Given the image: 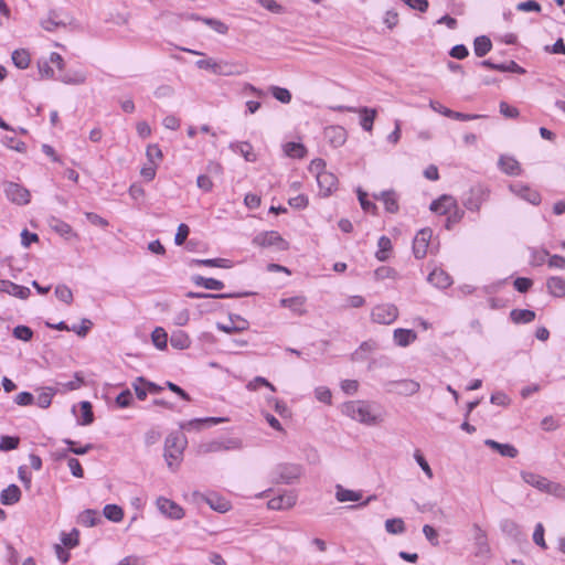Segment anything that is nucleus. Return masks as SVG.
I'll use <instances>...</instances> for the list:
<instances>
[{
	"label": "nucleus",
	"mask_w": 565,
	"mask_h": 565,
	"mask_svg": "<svg viewBox=\"0 0 565 565\" xmlns=\"http://www.w3.org/2000/svg\"><path fill=\"white\" fill-rule=\"evenodd\" d=\"M342 413L361 424L373 426L380 417L373 413L372 405L365 401H350L342 405Z\"/></svg>",
	"instance_id": "obj_1"
},
{
	"label": "nucleus",
	"mask_w": 565,
	"mask_h": 565,
	"mask_svg": "<svg viewBox=\"0 0 565 565\" xmlns=\"http://www.w3.org/2000/svg\"><path fill=\"white\" fill-rule=\"evenodd\" d=\"M185 444V439L175 434H170L166 438L163 457L171 471L178 469L183 457Z\"/></svg>",
	"instance_id": "obj_2"
},
{
	"label": "nucleus",
	"mask_w": 565,
	"mask_h": 565,
	"mask_svg": "<svg viewBox=\"0 0 565 565\" xmlns=\"http://www.w3.org/2000/svg\"><path fill=\"white\" fill-rule=\"evenodd\" d=\"M302 475V467L297 463H278L270 473L274 483L291 484L295 480L299 479Z\"/></svg>",
	"instance_id": "obj_3"
},
{
	"label": "nucleus",
	"mask_w": 565,
	"mask_h": 565,
	"mask_svg": "<svg viewBox=\"0 0 565 565\" xmlns=\"http://www.w3.org/2000/svg\"><path fill=\"white\" fill-rule=\"evenodd\" d=\"M6 198L18 205H25L30 202V191L20 183L4 181L2 183Z\"/></svg>",
	"instance_id": "obj_4"
},
{
	"label": "nucleus",
	"mask_w": 565,
	"mask_h": 565,
	"mask_svg": "<svg viewBox=\"0 0 565 565\" xmlns=\"http://www.w3.org/2000/svg\"><path fill=\"white\" fill-rule=\"evenodd\" d=\"M195 65L200 70H209L215 75L231 76L239 74L237 66L228 62H215L212 58L198 60Z\"/></svg>",
	"instance_id": "obj_5"
},
{
	"label": "nucleus",
	"mask_w": 565,
	"mask_h": 565,
	"mask_svg": "<svg viewBox=\"0 0 565 565\" xmlns=\"http://www.w3.org/2000/svg\"><path fill=\"white\" fill-rule=\"evenodd\" d=\"M242 448V441L238 438L215 439L199 446L200 454L220 452L236 450Z\"/></svg>",
	"instance_id": "obj_6"
},
{
	"label": "nucleus",
	"mask_w": 565,
	"mask_h": 565,
	"mask_svg": "<svg viewBox=\"0 0 565 565\" xmlns=\"http://www.w3.org/2000/svg\"><path fill=\"white\" fill-rule=\"evenodd\" d=\"M384 387L388 393L412 396L419 391L420 384L417 381L404 379L397 381H387L384 383Z\"/></svg>",
	"instance_id": "obj_7"
},
{
	"label": "nucleus",
	"mask_w": 565,
	"mask_h": 565,
	"mask_svg": "<svg viewBox=\"0 0 565 565\" xmlns=\"http://www.w3.org/2000/svg\"><path fill=\"white\" fill-rule=\"evenodd\" d=\"M398 317V309L393 303L377 305L372 309L371 319L375 323L391 324Z\"/></svg>",
	"instance_id": "obj_8"
},
{
	"label": "nucleus",
	"mask_w": 565,
	"mask_h": 565,
	"mask_svg": "<svg viewBox=\"0 0 565 565\" xmlns=\"http://www.w3.org/2000/svg\"><path fill=\"white\" fill-rule=\"evenodd\" d=\"M254 243L262 247L277 246L279 250L288 248V243L276 231H268L256 235Z\"/></svg>",
	"instance_id": "obj_9"
},
{
	"label": "nucleus",
	"mask_w": 565,
	"mask_h": 565,
	"mask_svg": "<svg viewBox=\"0 0 565 565\" xmlns=\"http://www.w3.org/2000/svg\"><path fill=\"white\" fill-rule=\"evenodd\" d=\"M157 508L162 514L172 520H181L184 516V510L182 507L164 497H159L157 499Z\"/></svg>",
	"instance_id": "obj_10"
},
{
	"label": "nucleus",
	"mask_w": 565,
	"mask_h": 565,
	"mask_svg": "<svg viewBox=\"0 0 565 565\" xmlns=\"http://www.w3.org/2000/svg\"><path fill=\"white\" fill-rule=\"evenodd\" d=\"M430 238L431 231L429 228H423L416 234L413 241V253L415 258L422 259L426 256Z\"/></svg>",
	"instance_id": "obj_11"
},
{
	"label": "nucleus",
	"mask_w": 565,
	"mask_h": 565,
	"mask_svg": "<svg viewBox=\"0 0 565 565\" xmlns=\"http://www.w3.org/2000/svg\"><path fill=\"white\" fill-rule=\"evenodd\" d=\"M72 20V17H63V14H61L57 10H50L47 18L41 20L40 24L44 30L52 32L56 28L66 26L67 24H71Z\"/></svg>",
	"instance_id": "obj_12"
},
{
	"label": "nucleus",
	"mask_w": 565,
	"mask_h": 565,
	"mask_svg": "<svg viewBox=\"0 0 565 565\" xmlns=\"http://www.w3.org/2000/svg\"><path fill=\"white\" fill-rule=\"evenodd\" d=\"M522 479L525 483L544 492H552L554 489L559 488V484L553 483L545 477L533 472H522Z\"/></svg>",
	"instance_id": "obj_13"
},
{
	"label": "nucleus",
	"mask_w": 565,
	"mask_h": 565,
	"mask_svg": "<svg viewBox=\"0 0 565 565\" xmlns=\"http://www.w3.org/2000/svg\"><path fill=\"white\" fill-rule=\"evenodd\" d=\"M487 199V193L481 186H473L463 199V205L467 210L477 212Z\"/></svg>",
	"instance_id": "obj_14"
},
{
	"label": "nucleus",
	"mask_w": 565,
	"mask_h": 565,
	"mask_svg": "<svg viewBox=\"0 0 565 565\" xmlns=\"http://www.w3.org/2000/svg\"><path fill=\"white\" fill-rule=\"evenodd\" d=\"M509 189L515 195L520 196L521 199H523L524 201H526L533 205H539L541 203L542 198H541V194L539 193V191L531 189L526 184L515 183V184H511L509 186Z\"/></svg>",
	"instance_id": "obj_15"
},
{
	"label": "nucleus",
	"mask_w": 565,
	"mask_h": 565,
	"mask_svg": "<svg viewBox=\"0 0 565 565\" xmlns=\"http://www.w3.org/2000/svg\"><path fill=\"white\" fill-rule=\"evenodd\" d=\"M193 495L206 502L210 505V508L216 512L225 513L231 509L230 501L225 500L224 498L220 497L216 493L205 495L195 491Z\"/></svg>",
	"instance_id": "obj_16"
},
{
	"label": "nucleus",
	"mask_w": 565,
	"mask_h": 565,
	"mask_svg": "<svg viewBox=\"0 0 565 565\" xmlns=\"http://www.w3.org/2000/svg\"><path fill=\"white\" fill-rule=\"evenodd\" d=\"M473 542L476 547V556L484 557L490 554V546L488 543V536L486 531H483L478 524H473Z\"/></svg>",
	"instance_id": "obj_17"
},
{
	"label": "nucleus",
	"mask_w": 565,
	"mask_h": 565,
	"mask_svg": "<svg viewBox=\"0 0 565 565\" xmlns=\"http://www.w3.org/2000/svg\"><path fill=\"white\" fill-rule=\"evenodd\" d=\"M319 191L323 196H329L338 185V178L331 172H322L316 175Z\"/></svg>",
	"instance_id": "obj_18"
},
{
	"label": "nucleus",
	"mask_w": 565,
	"mask_h": 565,
	"mask_svg": "<svg viewBox=\"0 0 565 565\" xmlns=\"http://www.w3.org/2000/svg\"><path fill=\"white\" fill-rule=\"evenodd\" d=\"M226 417H205V418H194L188 422L181 423L180 428L183 430H201L205 425H216L220 423L227 422Z\"/></svg>",
	"instance_id": "obj_19"
},
{
	"label": "nucleus",
	"mask_w": 565,
	"mask_h": 565,
	"mask_svg": "<svg viewBox=\"0 0 565 565\" xmlns=\"http://www.w3.org/2000/svg\"><path fill=\"white\" fill-rule=\"evenodd\" d=\"M296 495L291 492L284 493L271 498L267 502V507L270 510H286L292 508L296 504Z\"/></svg>",
	"instance_id": "obj_20"
},
{
	"label": "nucleus",
	"mask_w": 565,
	"mask_h": 565,
	"mask_svg": "<svg viewBox=\"0 0 565 565\" xmlns=\"http://www.w3.org/2000/svg\"><path fill=\"white\" fill-rule=\"evenodd\" d=\"M452 207H456V200L447 194H443L437 200H434L429 205L430 211L443 215L450 213Z\"/></svg>",
	"instance_id": "obj_21"
},
{
	"label": "nucleus",
	"mask_w": 565,
	"mask_h": 565,
	"mask_svg": "<svg viewBox=\"0 0 565 565\" xmlns=\"http://www.w3.org/2000/svg\"><path fill=\"white\" fill-rule=\"evenodd\" d=\"M0 291L20 299H26L31 291L28 287L17 285L10 280L0 279Z\"/></svg>",
	"instance_id": "obj_22"
},
{
	"label": "nucleus",
	"mask_w": 565,
	"mask_h": 565,
	"mask_svg": "<svg viewBox=\"0 0 565 565\" xmlns=\"http://www.w3.org/2000/svg\"><path fill=\"white\" fill-rule=\"evenodd\" d=\"M373 198L375 200H381L384 203L385 210L388 213H397L398 212V202H397V194L394 190H385L382 191L380 194H373Z\"/></svg>",
	"instance_id": "obj_23"
},
{
	"label": "nucleus",
	"mask_w": 565,
	"mask_h": 565,
	"mask_svg": "<svg viewBox=\"0 0 565 565\" xmlns=\"http://www.w3.org/2000/svg\"><path fill=\"white\" fill-rule=\"evenodd\" d=\"M254 295L252 291H243V292H224V294H204V292H195V291H189L186 292L188 298L192 299H201V298H209V299H228V298H241V297H247Z\"/></svg>",
	"instance_id": "obj_24"
},
{
	"label": "nucleus",
	"mask_w": 565,
	"mask_h": 565,
	"mask_svg": "<svg viewBox=\"0 0 565 565\" xmlns=\"http://www.w3.org/2000/svg\"><path fill=\"white\" fill-rule=\"evenodd\" d=\"M427 280L435 287L446 289L452 284L451 277L443 269L435 268L429 273Z\"/></svg>",
	"instance_id": "obj_25"
},
{
	"label": "nucleus",
	"mask_w": 565,
	"mask_h": 565,
	"mask_svg": "<svg viewBox=\"0 0 565 565\" xmlns=\"http://www.w3.org/2000/svg\"><path fill=\"white\" fill-rule=\"evenodd\" d=\"M498 166L508 175H519L521 173L520 162L513 157L500 156Z\"/></svg>",
	"instance_id": "obj_26"
},
{
	"label": "nucleus",
	"mask_w": 565,
	"mask_h": 565,
	"mask_svg": "<svg viewBox=\"0 0 565 565\" xmlns=\"http://www.w3.org/2000/svg\"><path fill=\"white\" fill-rule=\"evenodd\" d=\"M230 324L217 323V329L225 333H233L246 330L248 328L247 320L243 319L238 315H230Z\"/></svg>",
	"instance_id": "obj_27"
},
{
	"label": "nucleus",
	"mask_w": 565,
	"mask_h": 565,
	"mask_svg": "<svg viewBox=\"0 0 565 565\" xmlns=\"http://www.w3.org/2000/svg\"><path fill=\"white\" fill-rule=\"evenodd\" d=\"M393 339L396 345L405 348L417 339V334L412 329L398 328L394 330Z\"/></svg>",
	"instance_id": "obj_28"
},
{
	"label": "nucleus",
	"mask_w": 565,
	"mask_h": 565,
	"mask_svg": "<svg viewBox=\"0 0 565 565\" xmlns=\"http://www.w3.org/2000/svg\"><path fill=\"white\" fill-rule=\"evenodd\" d=\"M306 298L303 296H295L280 299V306L290 309L292 312L302 316L307 312L305 309Z\"/></svg>",
	"instance_id": "obj_29"
},
{
	"label": "nucleus",
	"mask_w": 565,
	"mask_h": 565,
	"mask_svg": "<svg viewBox=\"0 0 565 565\" xmlns=\"http://www.w3.org/2000/svg\"><path fill=\"white\" fill-rule=\"evenodd\" d=\"M484 445L498 451L502 457L515 458L519 454L518 449L511 444H501L493 439H486Z\"/></svg>",
	"instance_id": "obj_30"
},
{
	"label": "nucleus",
	"mask_w": 565,
	"mask_h": 565,
	"mask_svg": "<svg viewBox=\"0 0 565 565\" xmlns=\"http://www.w3.org/2000/svg\"><path fill=\"white\" fill-rule=\"evenodd\" d=\"M21 490L17 484H9L0 493V502L4 505H12L20 501Z\"/></svg>",
	"instance_id": "obj_31"
},
{
	"label": "nucleus",
	"mask_w": 565,
	"mask_h": 565,
	"mask_svg": "<svg viewBox=\"0 0 565 565\" xmlns=\"http://www.w3.org/2000/svg\"><path fill=\"white\" fill-rule=\"evenodd\" d=\"M190 266H206V267H217V268H231L233 266L232 260L227 258H205L199 259L194 258L190 262Z\"/></svg>",
	"instance_id": "obj_32"
},
{
	"label": "nucleus",
	"mask_w": 565,
	"mask_h": 565,
	"mask_svg": "<svg viewBox=\"0 0 565 565\" xmlns=\"http://www.w3.org/2000/svg\"><path fill=\"white\" fill-rule=\"evenodd\" d=\"M191 280L196 286H202L209 290H222L224 288L223 281L215 278H206L201 275H193Z\"/></svg>",
	"instance_id": "obj_33"
},
{
	"label": "nucleus",
	"mask_w": 565,
	"mask_h": 565,
	"mask_svg": "<svg viewBox=\"0 0 565 565\" xmlns=\"http://www.w3.org/2000/svg\"><path fill=\"white\" fill-rule=\"evenodd\" d=\"M548 292L554 297H565V279L558 276L550 277L546 281Z\"/></svg>",
	"instance_id": "obj_34"
},
{
	"label": "nucleus",
	"mask_w": 565,
	"mask_h": 565,
	"mask_svg": "<svg viewBox=\"0 0 565 565\" xmlns=\"http://www.w3.org/2000/svg\"><path fill=\"white\" fill-rule=\"evenodd\" d=\"M377 342L374 340L363 341L360 347L352 353L353 361H363L366 358V353L374 352L377 350Z\"/></svg>",
	"instance_id": "obj_35"
},
{
	"label": "nucleus",
	"mask_w": 565,
	"mask_h": 565,
	"mask_svg": "<svg viewBox=\"0 0 565 565\" xmlns=\"http://www.w3.org/2000/svg\"><path fill=\"white\" fill-rule=\"evenodd\" d=\"M492 49L491 40L487 35L477 36L473 41V51L478 57L487 55Z\"/></svg>",
	"instance_id": "obj_36"
},
{
	"label": "nucleus",
	"mask_w": 565,
	"mask_h": 565,
	"mask_svg": "<svg viewBox=\"0 0 565 565\" xmlns=\"http://www.w3.org/2000/svg\"><path fill=\"white\" fill-rule=\"evenodd\" d=\"M359 113H360V117H361V120H360L361 127L365 131H371L373 128L374 119L376 117V109L369 108V107H362L359 109Z\"/></svg>",
	"instance_id": "obj_37"
},
{
	"label": "nucleus",
	"mask_w": 565,
	"mask_h": 565,
	"mask_svg": "<svg viewBox=\"0 0 565 565\" xmlns=\"http://www.w3.org/2000/svg\"><path fill=\"white\" fill-rule=\"evenodd\" d=\"M510 318L514 323H530L535 319V312L530 309H513Z\"/></svg>",
	"instance_id": "obj_38"
},
{
	"label": "nucleus",
	"mask_w": 565,
	"mask_h": 565,
	"mask_svg": "<svg viewBox=\"0 0 565 565\" xmlns=\"http://www.w3.org/2000/svg\"><path fill=\"white\" fill-rule=\"evenodd\" d=\"M361 498L362 493L360 491L349 490L340 484L335 487V499L339 502L359 501Z\"/></svg>",
	"instance_id": "obj_39"
},
{
	"label": "nucleus",
	"mask_w": 565,
	"mask_h": 565,
	"mask_svg": "<svg viewBox=\"0 0 565 565\" xmlns=\"http://www.w3.org/2000/svg\"><path fill=\"white\" fill-rule=\"evenodd\" d=\"M11 58L12 63L20 70L28 68L31 62L30 54L24 49L14 50L12 52Z\"/></svg>",
	"instance_id": "obj_40"
},
{
	"label": "nucleus",
	"mask_w": 565,
	"mask_h": 565,
	"mask_svg": "<svg viewBox=\"0 0 565 565\" xmlns=\"http://www.w3.org/2000/svg\"><path fill=\"white\" fill-rule=\"evenodd\" d=\"M230 147L235 152H239L246 161L254 162L256 160V154L253 152V147L249 142L243 141V142L232 143Z\"/></svg>",
	"instance_id": "obj_41"
},
{
	"label": "nucleus",
	"mask_w": 565,
	"mask_h": 565,
	"mask_svg": "<svg viewBox=\"0 0 565 565\" xmlns=\"http://www.w3.org/2000/svg\"><path fill=\"white\" fill-rule=\"evenodd\" d=\"M57 393V390L54 387H42L41 393L38 395L36 405L41 408L50 407L52 403L53 396Z\"/></svg>",
	"instance_id": "obj_42"
},
{
	"label": "nucleus",
	"mask_w": 565,
	"mask_h": 565,
	"mask_svg": "<svg viewBox=\"0 0 565 565\" xmlns=\"http://www.w3.org/2000/svg\"><path fill=\"white\" fill-rule=\"evenodd\" d=\"M170 343L173 348L183 350L190 347L191 340L184 331L178 330L172 333L170 338Z\"/></svg>",
	"instance_id": "obj_43"
},
{
	"label": "nucleus",
	"mask_w": 565,
	"mask_h": 565,
	"mask_svg": "<svg viewBox=\"0 0 565 565\" xmlns=\"http://www.w3.org/2000/svg\"><path fill=\"white\" fill-rule=\"evenodd\" d=\"M284 152L291 158L301 159L306 156V147L300 142H287L284 145Z\"/></svg>",
	"instance_id": "obj_44"
},
{
	"label": "nucleus",
	"mask_w": 565,
	"mask_h": 565,
	"mask_svg": "<svg viewBox=\"0 0 565 565\" xmlns=\"http://www.w3.org/2000/svg\"><path fill=\"white\" fill-rule=\"evenodd\" d=\"M376 258L380 262H385L388 258V253L392 250V242L387 236H381L377 242Z\"/></svg>",
	"instance_id": "obj_45"
},
{
	"label": "nucleus",
	"mask_w": 565,
	"mask_h": 565,
	"mask_svg": "<svg viewBox=\"0 0 565 565\" xmlns=\"http://www.w3.org/2000/svg\"><path fill=\"white\" fill-rule=\"evenodd\" d=\"M104 516L113 522H119L124 518L122 509L117 504H106L103 510Z\"/></svg>",
	"instance_id": "obj_46"
},
{
	"label": "nucleus",
	"mask_w": 565,
	"mask_h": 565,
	"mask_svg": "<svg viewBox=\"0 0 565 565\" xmlns=\"http://www.w3.org/2000/svg\"><path fill=\"white\" fill-rule=\"evenodd\" d=\"M81 412H82V420L78 422L79 425H90L94 422V413L93 406L88 401H82L79 403Z\"/></svg>",
	"instance_id": "obj_47"
},
{
	"label": "nucleus",
	"mask_w": 565,
	"mask_h": 565,
	"mask_svg": "<svg viewBox=\"0 0 565 565\" xmlns=\"http://www.w3.org/2000/svg\"><path fill=\"white\" fill-rule=\"evenodd\" d=\"M500 526L503 533L515 540L522 534L520 526L513 520L505 519L501 522Z\"/></svg>",
	"instance_id": "obj_48"
},
{
	"label": "nucleus",
	"mask_w": 565,
	"mask_h": 565,
	"mask_svg": "<svg viewBox=\"0 0 565 565\" xmlns=\"http://www.w3.org/2000/svg\"><path fill=\"white\" fill-rule=\"evenodd\" d=\"M151 340L157 349L163 350L167 348L168 334L162 328L158 327L152 331Z\"/></svg>",
	"instance_id": "obj_49"
},
{
	"label": "nucleus",
	"mask_w": 565,
	"mask_h": 565,
	"mask_svg": "<svg viewBox=\"0 0 565 565\" xmlns=\"http://www.w3.org/2000/svg\"><path fill=\"white\" fill-rule=\"evenodd\" d=\"M50 226L62 236L67 237L72 234V226L60 218L52 217L50 221Z\"/></svg>",
	"instance_id": "obj_50"
},
{
	"label": "nucleus",
	"mask_w": 565,
	"mask_h": 565,
	"mask_svg": "<svg viewBox=\"0 0 565 565\" xmlns=\"http://www.w3.org/2000/svg\"><path fill=\"white\" fill-rule=\"evenodd\" d=\"M327 135L334 146H341L345 141V130L341 127H330L327 129Z\"/></svg>",
	"instance_id": "obj_51"
},
{
	"label": "nucleus",
	"mask_w": 565,
	"mask_h": 565,
	"mask_svg": "<svg viewBox=\"0 0 565 565\" xmlns=\"http://www.w3.org/2000/svg\"><path fill=\"white\" fill-rule=\"evenodd\" d=\"M385 530L391 534H402L405 532V523L402 519H388L385 521Z\"/></svg>",
	"instance_id": "obj_52"
},
{
	"label": "nucleus",
	"mask_w": 565,
	"mask_h": 565,
	"mask_svg": "<svg viewBox=\"0 0 565 565\" xmlns=\"http://www.w3.org/2000/svg\"><path fill=\"white\" fill-rule=\"evenodd\" d=\"M55 296L66 305H71L73 302V292L66 285H57L55 287Z\"/></svg>",
	"instance_id": "obj_53"
},
{
	"label": "nucleus",
	"mask_w": 565,
	"mask_h": 565,
	"mask_svg": "<svg viewBox=\"0 0 565 565\" xmlns=\"http://www.w3.org/2000/svg\"><path fill=\"white\" fill-rule=\"evenodd\" d=\"M20 438L17 436H2L0 438V450L10 451L18 448Z\"/></svg>",
	"instance_id": "obj_54"
},
{
	"label": "nucleus",
	"mask_w": 565,
	"mask_h": 565,
	"mask_svg": "<svg viewBox=\"0 0 565 565\" xmlns=\"http://www.w3.org/2000/svg\"><path fill=\"white\" fill-rule=\"evenodd\" d=\"M202 22L209 25L218 34H226L228 32V26L221 20L214 18H204L202 19Z\"/></svg>",
	"instance_id": "obj_55"
},
{
	"label": "nucleus",
	"mask_w": 565,
	"mask_h": 565,
	"mask_svg": "<svg viewBox=\"0 0 565 565\" xmlns=\"http://www.w3.org/2000/svg\"><path fill=\"white\" fill-rule=\"evenodd\" d=\"M12 333L15 339H19V340H22L25 342L30 341L33 337L32 329L30 327L23 326V324H19L17 327H14Z\"/></svg>",
	"instance_id": "obj_56"
},
{
	"label": "nucleus",
	"mask_w": 565,
	"mask_h": 565,
	"mask_svg": "<svg viewBox=\"0 0 565 565\" xmlns=\"http://www.w3.org/2000/svg\"><path fill=\"white\" fill-rule=\"evenodd\" d=\"M270 92L273 96L282 104H288L291 100V94L287 88L271 86Z\"/></svg>",
	"instance_id": "obj_57"
},
{
	"label": "nucleus",
	"mask_w": 565,
	"mask_h": 565,
	"mask_svg": "<svg viewBox=\"0 0 565 565\" xmlns=\"http://www.w3.org/2000/svg\"><path fill=\"white\" fill-rule=\"evenodd\" d=\"M81 520L86 526H95L100 522V516L95 510H85L81 515Z\"/></svg>",
	"instance_id": "obj_58"
},
{
	"label": "nucleus",
	"mask_w": 565,
	"mask_h": 565,
	"mask_svg": "<svg viewBox=\"0 0 565 565\" xmlns=\"http://www.w3.org/2000/svg\"><path fill=\"white\" fill-rule=\"evenodd\" d=\"M258 385H263L268 387L271 392H276V387L265 377L256 376L252 381H249L246 385L248 391H256Z\"/></svg>",
	"instance_id": "obj_59"
},
{
	"label": "nucleus",
	"mask_w": 565,
	"mask_h": 565,
	"mask_svg": "<svg viewBox=\"0 0 565 565\" xmlns=\"http://www.w3.org/2000/svg\"><path fill=\"white\" fill-rule=\"evenodd\" d=\"M60 81L64 84H83L86 81V76L82 72H75L73 75L65 73L61 75Z\"/></svg>",
	"instance_id": "obj_60"
},
{
	"label": "nucleus",
	"mask_w": 565,
	"mask_h": 565,
	"mask_svg": "<svg viewBox=\"0 0 565 565\" xmlns=\"http://www.w3.org/2000/svg\"><path fill=\"white\" fill-rule=\"evenodd\" d=\"M358 199L360 201V204H361V207L365 211V212H373L375 213V211L377 210L376 205L369 201L367 200V194L366 192H364L362 189H358Z\"/></svg>",
	"instance_id": "obj_61"
},
{
	"label": "nucleus",
	"mask_w": 565,
	"mask_h": 565,
	"mask_svg": "<svg viewBox=\"0 0 565 565\" xmlns=\"http://www.w3.org/2000/svg\"><path fill=\"white\" fill-rule=\"evenodd\" d=\"M93 327V322L87 319V318H83L81 320V326H72L71 327V331L75 332L78 337H86V334L88 333V331L90 330V328Z\"/></svg>",
	"instance_id": "obj_62"
},
{
	"label": "nucleus",
	"mask_w": 565,
	"mask_h": 565,
	"mask_svg": "<svg viewBox=\"0 0 565 565\" xmlns=\"http://www.w3.org/2000/svg\"><path fill=\"white\" fill-rule=\"evenodd\" d=\"M78 531L73 529L71 533H62L61 541L66 547L73 548L78 544Z\"/></svg>",
	"instance_id": "obj_63"
},
{
	"label": "nucleus",
	"mask_w": 565,
	"mask_h": 565,
	"mask_svg": "<svg viewBox=\"0 0 565 565\" xmlns=\"http://www.w3.org/2000/svg\"><path fill=\"white\" fill-rule=\"evenodd\" d=\"M132 401H134L132 394H131L130 390H128V388L120 392L116 397V404L121 408L129 407L131 405Z\"/></svg>",
	"instance_id": "obj_64"
}]
</instances>
